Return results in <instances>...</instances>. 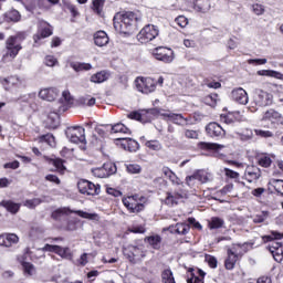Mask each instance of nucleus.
I'll use <instances>...</instances> for the list:
<instances>
[{"instance_id": "nucleus-28", "label": "nucleus", "mask_w": 283, "mask_h": 283, "mask_svg": "<svg viewBox=\"0 0 283 283\" xmlns=\"http://www.w3.org/2000/svg\"><path fill=\"white\" fill-rule=\"evenodd\" d=\"M235 262H238V254L233 250H228V258L226 259L224 265L228 271L235 269Z\"/></svg>"}, {"instance_id": "nucleus-56", "label": "nucleus", "mask_w": 283, "mask_h": 283, "mask_svg": "<svg viewBox=\"0 0 283 283\" xmlns=\"http://www.w3.org/2000/svg\"><path fill=\"white\" fill-rule=\"evenodd\" d=\"M266 218H269V212H262L261 214H256L254 218H253V222L255 224H260L262 222H264V220H266Z\"/></svg>"}, {"instance_id": "nucleus-13", "label": "nucleus", "mask_w": 283, "mask_h": 283, "mask_svg": "<svg viewBox=\"0 0 283 283\" xmlns=\"http://www.w3.org/2000/svg\"><path fill=\"white\" fill-rule=\"evenodd\" d=\"M154 56L157 61L163 63H171L174 61V51L164 46H159L155 50Z\"/></svg>"}, {"instance_id": "nucleus-29", "label": "nucleus", "mask_w": 283, "mask_h": 283, "mask_svg": "<svg viewBox=\"0 0 283 283\" xmlns=\"http://www.w3.org/2000/svg\"><path fill=\"white\" fill-rule=\"evenodd\" d=\"M195 10L207 13L211 10V2H209V0H196Z\"/></svg>"}, {"instance_id": "nucleus-53", "label": "nucleus", "mask_w": 283, "mask_h": 283, "mask_svg": "<svg viewBox=\"0 0 283 283\" xmlns=\"http://www.w3.org/2000/svg\"><path fill=\"white\" fill-rule=\"evenodd\" d=\"M7 17L9 21H13L14 23H17V21H21V13L17 10L10 11Z\"/></svg>"}, {"instance_id": "nucleus-58", "label": "nucleus", "mask_w": 283, "mask_h": 283, "mask_svg": "<svg viewBox=\"0 0 283 283\" xmlns=\"http://www.w3.org/2000/svg\"><path fill=\"white\" fill-rule=\"evenodd\" d=\"M206 262H208L210 269L218 268V259H216V256L207 255Z\"/></svg>"}, {"instance_id": "nucleus-47", "label": "nucleus", "mask_w": 283, "mask_h": 283, "mask_svg": "<svg viewBox=\"0 0 283 283\" xmlns=\"http://www.w3.org/2000/svg\"><path fill=\"white\" fill-rule=\"evenodd\" d=\"M238 136L240 140H242L243 143H247L248 140L253 139V130L245 129L243 133H238Z\"/></svg>"}, {"instance_id": "nucleus-9", "label": "nucleus", "mask_w": 283, "mask_h": 283, "mask_svg": "<svg viewBox=\"0 0 283 283\" xmlns=\"http://www.w3.org/2000/svg\"><path fill=\"white\" fill-rule=\"evenodd\" d=\"M77 189L80 193H86V196H98L101 193L99 185H94L92 181L85 179L77 182Z\"/></svg>"}, {"instance_id": "nucleus-33", "label": "nucleus", "mask_w": 283, "mask_h": 283, "mask_svg": "<svg viewBox=\"0 0 283 283\" xmlns=\"http://www.w3.org/2000/svg\"><path fill=\"white\" fill-rule=\"evenodd\" d=\"M109 78V73L106 71H101L94 75L91 76L92 83H105Z\"/></svg>"}, {"instance_id": "nucleus-12", "label": "nucleus", "mask_w": 283, "mask_h": 283, "mask_svg": "<svg viewBox=\"0 0 283 283\" xmlns=\"http://www.w3.org/2000/svg\"><path fill=\"white\" fill-rule=\"evenodd\" d=\"M44 251H49L50 253H56L60 258L64 260H72L73 254L70 248H62L60 245L45 244L43 248Z\"/></svg>"}, {"instance_id": "nucleus-64", "label": "nucleus", "mask_w": 283, "mask_h": 283, "mask_svg": "<svg viewBox=\"0 0 283 283\" xmlns=\"http://www.w3.org/2000/svg\"><path fill=\"white\" fill-rule=\"evenodd\" d=\"M224 174L228 178H240V174H238L229 168H224Z\"/></svg>"}, {"instance_id": "nucleus-37", "label": "nucleus", "mask_w": 283, "mask_h": 283, "mask_svg": "<svg viewBox=\"0 0 283 283\" xmlns=\"http://www.w3.org/2000/svg\"><path fill=\"white\" fill-rule=\"evenodd\" d=\"M197 176V180L205 185V182H211V174L205 171V170H198L195 172Z\"/></svg>"}, {"instance_id": "nucleus-24", "label": "nucleus", "mask_w": 283, "mask_h": 283, "mask_svg": "<svg viewBox=\"0 0 283 283\" xmlns=\"http://www.w3.org/2000/svg\"><path fill=\"white\" fill-rule=\"evenodd\" d=\"M94 43L97 45V48H105V45L109 43V36H107L105 31H97L94 34Z\"/></svg>"}, {"instance_id": "nucleus-50", "label": "nucleus", "mask_w": 283, "mask_h": 283, "mask_svg": "<svg viewBox=\"0 0 283 283\" xmlns=\"http://www.w3.org/2000/svg\"><path fill=\"white\" fill-rule=\"evenodd\" d=\"M146 147H148V149H153V151H160V149H163V145H160V142L158 140L146 142Z\"/></svg>"}, {"instance_id": "nucleus-39", "label": "nucleus", "mask_w": 283, "mask_h": 283, "mask_svg": "<svg viewBox=\"0 0 283 283\" xmlns=\"http://www.w3.org/2000/svg\"><path fill=\"white\" fill-rule=\"evenodd\" d=\"M52 165H54L56 171H59V174L63 175L65 174V171L67 170V168L64 165V160L61 158H55L51 160Z\"/></svg>"}, {"instance_id": "nucleus-49", "label": "nucleus", "mask_w": 283, "mask_h": 283, "mask_svg": "<svg viewBox=\"0 0 283 283\" xmlns=\"http://www.w3.org/2000/svg\"><path fill=\"white\" fill-rule=\"evenodd\" d=\"M41 202H43V200L39 198L29 199L24 201V207H28V209H35L36 207H39V205H41Z\"/></svg>"}, {"instance_id": "nucleus-14", "label": "nucleus", "mask_w": 283, "mask_h": 283, "mask_svg": "<svg viewBox=\"0 0 283 283\" xmlns=\"http://www.w3.org/2000/svg\"><path fill=\"white\" fill-rule=\"evenodd\" d=\"M138 196H132L126 199H123L124 207L130 211V213H140L145 209V205L138 203L136 200Z\"/></svg>"}, {"instance_id": "nucleus-35", "label": "nucleus", "mask_w": 283, "mask_h": 283, "mask_svg": "<svg viewBox=\"0 0 283 283\" xmlns=\"http://www.w3.org/2000/svg\"><path fill=\"white\" fill-rule=\"evenodd\" d=\"M180 198H182V195L180 193L171 195V192H167L165 205H168V207H174V205H178V200H180Z\"/></svg>"}, {"instance_id": "nucleus-22", "label": "nucleus", "mask_w": 283, "mask_h": 283, "mask_svg": "<svg viewBox=\"0 0 283 283\" xmlns=\"http://www.w3.org/2000/svg\"><path fill=\"white\" fill-rule=\"evenodd\" d=\"M188 277H187V283H205V276L207 275V273H205V271L202 270H198L197 273L198 275H196V273H193V268H190L188 270Z\"/></svg>"}, {"instance_id": "nucleus-7", "label": "nucleus", "mask_w": 283, "mask_h": 283, "mask_svg": "<svg viewBox=\"0 0 283 283\" xmlns=\"http://www.w3.org/2000/svg\"><path fill=\"white\" fill-rule=\"evenodd\" d=\"M253 101L259 107H269V105H273V95L266 91L256 88Z\"/></svg>"}, {"instance_id": "nucleus-52", "label": "nucleus", "mask_w": 283, "mask_h": 283, "mask_svg": "<svg viewBox=\"0 0 283 283\" xmlns=\"http://www.w3.org/2000/svg\"><path fill=\"white\" fill-rule=\"evenodd\" d=\"M252 12L256 14V17H262L265 12L264 6L260 3L252 4Z\"/></svg>"}, {"instance_id": "nucleus-43", "label": "nucleus", "mask_w": 283, "mask_h": 283, "mask_svg": "<svg viewBox=\"0 0 283 283\" xmlns=\"http://www.w3.org/2000/svg\"><path fill=\"white\" fill-rule=\"evenodd\" d=\"M191 227L188 223H177V235H187L189 233Z\"/></svg>"}, {"instance_id": "nucleus-17", "label": "nucleus", "mask_w": 283, "mask_h": 283, "mask_svg": "<svg viewBox=\"0 0 283 283\" xmlns=\"http://www.w3.org/2000/svg\"><path fill=\"white\" fill-rule=\"evenodd\" d=\"M231 97L235 103H239V105H247V103H249V94L242 87L233 90Z\"/></svg>"}, {"instance_id": "nucleus-59", "label": "nucleus", "mask_w": 283, "mask_h": 283, "mask_svg": "<svg viewBox=\"0 0 283 283\" xmlns=\"http://www.w3.org/2000/svg\"><path fill=\"white\" fill-rule=\"evenodd\" d=\"M271 157H268V156H262L259 158V165L261 167H271Z\"/></svg>"}, {"instance_id": "nucleus-40", "label": "nucleus", "mask_w": 283, "mask_h": 283, "mask_svg": "<svg viewBox=\"0 0 283 283\" xmlns=\"http://www.w3.org/2000/svg\"><path fill=\"white\" fill-rule=\"evenodd\" d=\"M161 280L164 283H176V280L174 279V272H171L169 269L163 271Z\"/></svg>"}, {"instance_id": "nucleus-26", "label": "nucleus", "mask_w": 283, "mask_h": 283, "mask_svg": "<svg viewBox=\"0 0 283 283\" xmlns=\"http://www.w3.org/2000/svg\"><path fill=\"white\" fill-rule=\"evenodd\" d=\"M263 120H272V123H277L279 125H283L282 114L275 112L274 109H270L265 112L263 116Z\"/></svg>"}, {"instance_id": "nucleus-60", "label": "nucleus", "mask_w": 283, "mask_h": 283, "mask_svg": "<svg viewBox=\"0 0 283 283\" xmlns=\"http://www.w3.org/2000/svg\"><path fill=\"white\" fill-rule=\"evenodd\" d=\"M249 65H266V59H251L248 60Z\"/></svg>"}, {"instance_id": "nucleus-45", "label": "nucleus", "mask_w": 283, "mask_h": 283, "mask_svg": "<svg viewBox=\"0 0 283 283\" xmlns=\"http://www.w3.org/2000/svg\"><path fill=\"white\" fill-rule=\"evenodd\" d=\"M48 123L52 129H56L59 127V114L52 113L48 116Z\"/></svg>"}, {"instance_id": "nucleus-38", "label": "nucleus", "mask_w": 283, "mask_h": 283, "mask_svg": "<svg viewBox=\"0 0 283 283\" xmlns=\"http://www.w3.org/2000/svg\"><path fill=\"white\" fill-rule=\"evenodd\" d=\"M208 227L209 229H222V227H224V220L219 217H212Z\"/></svg>"}, {"instance_id": "nucleus-4", "label": "nucleus", "mask_w": 283, "mask_h": 283, "mask_svg": "<svg viewBox=\"0 0 283 283\" xmlns=\"http://www.w3.org/2000/svg\"><path fill=\"white\" fill-rule=\"evenodd\" d=\"M66 137L69 138L70 143H74L75 145H78V143H82V145H85V128L82 126H72L66 129Z\"/></svg>"}, {"instance_id": "nucleus-25", "label": "nucleus", "mask_w": 283, "mask_h": 283, "mask_svg": "<svg viewBox=\"0 0 283 283\" xmlns=\"http://www.w3.org/2000/svg\"><path fill=\"white\" fill-rule=\"evenodd\" d=\"M260 176H262V172L260 171V168L255 166H249L245 170V178L248 182H253V180H259Z\"/></svg>"}, {"instance_id": "nucleus-62", "label": "nucleus", "mask_w": 283, "mask_h": 283, "mask_svg": "<svg viewBox=\"0 0 283 283\" xmlns=\"http://www.w3.org/2000/svg\"><path fill=\"white\" fill-rule=\"evenodd\" d=\"M206 103L208 105H216L218 103V94H211L206 97Z\"/></svg>"}, {"instance_id": "nucleus-42", "label": "nucleus", "mask_w": 283, "mask_h": 283, "mask_svg": "<svg viewBox=\"0 0 283 283\" xmlns=\"http://www.w3.org/2000/svg\"><path fill=\"white\" fill-rule=\"evenodd\" d=\"M270 185L275 189L276 193L283 196V180L282 179H271Z\"/></svg>"}, {"instance_id": "nucleus-34", "label": "nucleus", "mask_w": 283, "mask_h": 283, "mask_svg": "<svg viewBox=\"0 0 283 283\" xmlns=\"http://www.w3.org/2000/svg\"><path fill=\"white\" fill-rule=\"evenodd\" d=\"M77 105L92 107V106L96 105V98H94L90 95L82 96L77 99Z\"/></svg>"}, {"instance_id": "nucleus-6", "label": "nucleus", "mask_w": 283, "mask_h": 283, "mask_svg": "<svg viewBox=\"0 0 283 283\" xmlns=\"http://www.w3.org/2000/svg\"><path fill=\"white\" fill-rule=\"evenodd\" d=\"M118 171L116 164L108 161L105 163L102 167L93 168L92 174L95 178H109V176H114Z\"/></svg>"}, {"instance_id": "nucleus-46", "label": "nucleus", "mask_w": 283, "mask_h": 283, "mask_svg": "<svg viewBox=\"0 0 283 283\" xmlns=\"http://www.w3.org/2000/svg\"><path fill=\"white\" fill-rule=\"evenodd\" d=\"M201 149H213L214 151H218L219 149H223L224 146L220 144H213V143H200Z\"/></svg>"}, {"instance_id": "nucleus-63", "label": "nucleus", "mask_w": 283, "mask_h": 283, "mask_svg": "<svg viewBox=\"0 0 283 283\" xmlns=\"http://www.w3.org/2000/svg\"><path fill=\"white\" fill-rule=\"evenodd\" d=\"M176 23L178 24L179 28H186V25H187V23H189V21L187 20L186 17L179 15V17L176 19Z\"/></svg>"}, {"instance_id": "nucleus-30", "label": "nucleus", "mask_w": 283, "mask_h": 283, "mask_svg": "<svg viewBox=\"0 0 283 283\" xmlns=\"http://www.w3.org/2000/svg\"><path fill=\"white\" fill-rule=\"evenodd\" d=\"M70 66L74 72H90V70H92V64L84 62H71Z\"/></svg>"}, {"instance_id": "nucleus-2", "label": "nucleus", "mask_w": 283, "mask_h": 283, "mask_svg": "<svg viewBox=\"0 0 283 283\" xmlns=\"http://www.w3.org/2000/svg\"><path fill=\"white\" fill-rule=\"evenodd\" d=\"M123 254L132 264L140 262L146 256L145 249L143 245H127L123 248Z\"/></svg>"}, {"instance_id": "nucleus-15", "label": "nucleus", "mask_w": 283, "mask_h": 283, "mask_svg": "<svg viewBox=\"0 0 283 283\" xmlns=\"http://www.w3.org/2000/svg\"><path fill=\"white\" fill-rule=\"evenodd\" d=\"M206 132L211 138H223V136L227 134L224 128H222V126L216 122L208 124L206 126Z\"/></svg>"}, {"instance_id": "nucleus-20", "label": "nucleus", "mask_w": 283, "mask_h": 283, "mask_svg": "<svg viewBox=\"0 0 283 283\" xmlns=\"http://www.w3.org/2000/svg\"><path fill=\"white\" fill-rule=\"evenodd\" d=\"M59 96V90L56 88H43L39 92V97L42 98V101H56V97Z\"/></svg>"}, {"instance_id": "nucleus-23", "label": "nucleus", "mask_w": 283, "mask_h": 283, "mask_svg": "<svg viewBox=\"0 0 283 283\" xmlns=\"http://www.w3.org/2000/svg\"><path fill=\"white\" fill-rule=\"evenodd\" d=\"M0 83L3 85L4 90H10L11 87H19L21 85V78L19 76H9V77H1Z\"/></svg>"}, {"instance_id": "nucleus-55", "label": "nucleus", "mask_w": 283, "mask_h": 283, "mask_svg": "<svg viewBox=\"0 0 283 283\" xmlns=\"http://www.w3.org/2000/svg\"><path fill=\"white\" fill-rule=\"evenodd\" d=\"M254 134L260 136V138H273V133L271 130L254 129Z\"/></svg>"}, {"instance_id": "nucleus-54", "label": "nucleus", "mask_w": 283, "mask_h": 283, "mask_svg": "<svg viewBox=\"0 0 283 283\" xmlns=\"http://www.w3.org/2000/svg\"><path fill=\"white\" fill-rule=\"evenodd\" d=\"M103 6H105V1L103 0L93 1V10L97 12V14H101V12H103Z\"/></svg>"}, {"instance_id": "nucleus-5", "label": "nucleus", "mask_w": 283, "mask_h": 283, "mask_svg": "<svg viewBox=\"0 0 283 283\" xmlns=\"http://www.w3.org/2000/svg\"><path fill=\"white\" fill-rule=\"evenodd\" d=\"M158 34V27L154 24H147L139 31L137 39L140 43H149V41H154Z\"/></svg>"}, {"instance_id": "nucleus-19", "label": "nucleus", "mask_w": 283, "mask_h": 283, "mask_svg": "<svg viewBox=\"0 0 283 283\" xmlns=\"http://www.w3.org/2000/svg\"><path fill=\"white\" fill-rule=\"evenodd\" d=\"M161 116H164V118H167V120H170V123H175V125L185 126L189 124V119L182 116V114L164 113L161 114Z\"/></svg>"}, {"instance_id": "nucleus-48", "label": "nucleus", "mask_w": 283, "mask_h": 283, "mask_svg": "<svg viewBox=\"0 0 283 283\" xmlns=\"http://www.w3.org/2000/svg\"><path fill=\"white\" fill-rule=\"evenodd\" d=\"M41 143H46V145H50V147H54L56 145V142L54 139V135L46 134L40 137Z\"/></svg>"}, {"instance_id": "nucleus-44", "label": "nucleus", "mask_w": 283, "mask_h": 283, "mask_svg": "<svg viewBox=\"0 0 283 283\" xmlns=\"http://www.w3.org/2000/svg\"><path fill=\"white\" fill-rule=\"evenodd\" d=\"M148 244H150V247H153V249H160V242H161V238L160 235H154V237H148L146 238Z\"/></svg>"}, {"instance_id": "nucleus-31", "label": "nucleus", "mask_w": 283, "mask_h": 283, "mask_svg": "<svg viewBox=\"0 0 283 283\" xmlns=\"http://www.w3.org/2000/svg\"><path fill=\"white\" fill-rule=\"evenodd\" d=\"M164 176H166V178H168V180H170V182H172V185H182V182L180 181V178H178V176L175 175V172H172L169 167H164L161 169Z\"/></svg>"}, {"instance_id": "nucleus-3", "label": "nucleus", "mask_w": 283, "mask_h": 283, "mask_svg": "<svg viewBox=\"0 0 283 283\" xmlns=\"http://www.w3.org/2000/svg\"><path fill=\"white\" fill-rule=\"evenodd\" d=\"M67 213H76L80 218H84L85 220H95L98 221V214L85 212L83 210H70L69 208L57 209L52 212L53 220H59L61 216H67Z\"/></svg>"}, {"instance_id": "nucleus-41", "label": "nucleus", "mask_w": 283, "mask_h": 283, "mask_svg": "<svg viewBox=\"0 0 283 283\" xmlns=\"http://www.w3.org/2000/svg\"><path fill=\"white\" fill-rule=\"evenodd\" d=\"M283 234L277 231H272L270 235H263V242H273L274 240H282Z\"/></svg>"}, {"instance_id": "nucleus-18", "label": "nucleus", "mask_w": 283, "mask_h": 283, "mask_svg": "<svg viewBox=\"0 0 283 283\" xmlns=\"http://www.w3.org/2000/svg\"><path fill=\"white\" fill-rule=\"evenodd\" d=\"M117 140H119L122 144L123 149H125V151H138V149H140V144H138V142L132 139V138H127V137H119L117 138Z\"/></svg>"}, {"instance_id": "nucleus-27", "label": "nucleus", "mask_w": 283, "mask_h": 283, "mask_svg": "<svg viewBox=\"0 0 283 283\" xmlns=\"http://www.w3.org/2000/svg\"><path fill=\"white\" fill-rule=\"evenodd\" d=\"M0 207H3L9 211V213H19V209H21V203H17L12 200H2L0 202Z\"/></svg>"}, {"instance_id": "nucleus-32", "label": "nucleus", "mask_w": 283, "mask_h": 283, "mask_svg": "<svg viewBox=\"0 0 283 283\" xmlns=\"http://www.w3.org/2000/svg\"><path fill=\"white\" fill-rule=\"evenodd\" d=\"M111 134H132V130L123 123H117L111 126Z\"/></svg>"}, {"instance_id": "nucleus-57", "label": "nucleus", "mask_w": 283, "mask_h": 283, "mask_svg": "<svg viewBox=\"0 0 283 283\" xmlns=\"http://www.w3.org/2000/svg\"><path fill=\"white\" fill-rule=\"evenodd\" d=\"M44 63L45 65H48V67H54V65H56L59 61L56 60V57H54V55H46Z\"/></svg>"}, {"instance_id": "nucleus-11", "label": "nucleus", "mask_w": 283, "mask_h": 283, "mask_svg": "<svg viewBox=\"0 0 283 283\" xmlns=\"http://www.w3.org/2000/svg\"><path fill=\"white\" fill-rule=\"evenodd\" d=\"M38 28V33L33 35L34 43H39L41 39H48V36H52V25H50V23H48L46 21L40 20Z\"/></svg>"}, {"instance_id": "nucleus-21", "label": "nucleus", "mask_w": 283, "mask_h": 283, "mask_svg": "<svg viewBox=\"0 0 283 283\" xmlns=\"http://www.w3.org/2000/svg\"><path fill=\"white\" fill-rule=\"evenodd\" d=\"M19 242V237L14 233H6L0 235V247L10 248Z\"/></svg>"}, {"instance_id": "nucleus-10", "label": "nucleus", "mask_w": 283, "mask_h": 283, "mask_svg": "<svg viewBox=\"0 0 283 283\" xmlns=\"http://www.w3.org/2000/svg\"><path fill=\"white\" fill-rule=\"evenodd\" d=\"M18 36L11 35L7 39L6 45H7V53L3 55V60L8 59H14L17 54L21 51V44L18 42Z\"/></svg>"}, {"instance_id": "nucleus-16", "label": "nucleus", "mask_w": 283, "mask_h": 283, "mask_svg": "<svg viewBox=\"0 0 283 283\" xmlns=\"http://www.w3.org/2000/svg\"><path fill=\"white\" fill-rule=\"evenodd\" d=\"M268 250L270 251L271 255L275 260V262H282L283 261V244L282 242L272 241L268 245Z\"/></svg>"}, {"instance_id": "nucleus-1", "label": "nucleus", "mask_w": 283, "mask_h": 283, "mask_svg": "<svg viewBox=\"0 0 283 283\" xmlns=\"http://www.w3.org/2000/svg\"><path fill=\"white\" fill-rule=\"evenodd\" d=\"M140 21H143V15L132 11L117 13L113 19L114 28L119 34H132Z\"/></svg>"}, {"instance_id": "nucleus-61", "label": "nucleus", "mask_w": 283, "mask_h": 283, "mask_svg": "<svg viewBox=\"0 0 283 283\" xmlns=\"http://www.w3.org/2000/svg\"><path fill=\"white\" fill-rule=\"evenodd\" d=\"M22 268L24 270V273H28V275H32V273H34V265L31 263L23 262Z\"/></svg>"}, {"instance_id": "nucleus-36", "label": "nucleus", "mask_w": 283, "mask_h": 283, "mask_svg": "<svg viewBox=\"0 0 283 283\" xmlns=\"http://www.w3.org/2000/svg\"><path fill=\"white\" fill-rule=\"evenodd\" d=\"M259 76H270L271 78H283V74L273 70H261L258 71Z\"/></svg>"}, {"instance_id": "nucleus-51", "label": "nucleus", "mask_w": 283, "mask_h": 283, "mask_svg": "<svg viewBox=\"0 0 283 283\" xmlns=\"http://www.w3.org/2000/svg\"><path fill=\"white\" fill-rule=\"evenodd\" d=\"M126 171H128V174H140V171H143V168L140 167V165L130 164L126 165Z\"/></svg>"}, {"instance_id": "nucleus-8", "label": "nucleus", "mask_w": 283, "mask_h": 283, "mask_svg": "<svg viewBox=\"0 0 283 283\" xmlns=\"http://www.w3.org/2000/svg\"><path fill=\"white\" fill-rule=\"evenodd\" d=\"M135 85L142 94H151V92L156 91V82L151 77H137Z\"/></svg>"}]
</instances>
